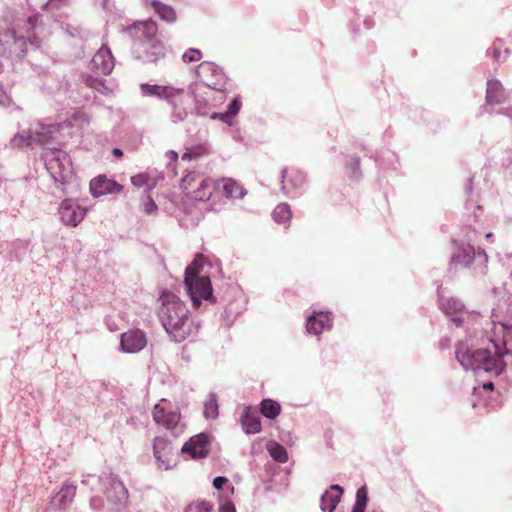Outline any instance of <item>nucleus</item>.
<instances>
[{
	"mask_svg": "<svg viewBox=\"0 0 512 512\" xmlns=\"http://www.w3.org/2000/svg\"><path fill=\"white\" fill-rule=\"evenodd\" d=\"M490 330H486L489 340L487 347L474 348L467 341L456 344L455 357L465 369L474 370L489 377L501 375L509 359L512 358V299L505 293L491 312Z\"/></svg>",
	"mask_w": 512,
	"mask_h": 512,
	"instance_id": "1",
	"label": "nucleus"
},
{
	"mask_svg": "<svg viewBox=\"0 0 512 512\" xmlns=\"http://www.w3.org/2000/svg\"><path fill=\"white\" fill-rule=\"evenodd\" d=\"M160 301L158 317L172 341L180 343L197 334L198 324L194 321L186 304L177 295L163 292Z\"/></svg>",
	"mask_w": 512,
	"mask_h": 512,
	"instance_id": "2",
	"label": "nucleus"
},
{
	"mask_svg": "<svg viewBox=\"0 0 512 512\" xmlns=\"http://www.w3.org/2000/svg\"><path fill=\"white\" fill-rule=\"evenodd\" d=\"M128 32L134 38L133 48L138 59L152 63L164 56V47L155 38L157 25L154 21L136 23L128 28Z\"/></svg>",
	"mask_w": 512,
	"mask_h": 512,
	"instance_id": "3",
	"label": "nucleus"
},
{
	"mask_svg": "<svg viewBox=\"0 0 512 512\" xmlns=\"http://www.w3.org/2000/svg\"><path fill=\"white\" fill-rule=\"evenodd\" d=\"M477 238V231L470 230L466 235L467 242L454 241L456 250L453 252L450 260V270L461 268H468L472 271L475 276L484 275L487 270L488 256L485 251L481 248L477 250L470 243L475 241Z\"/></svg>",
	"mask_w": 512,
	"mask_h": 512,
	"instance_id": "4",
	"label": "nucleus"
},
{
	"mask_svg": "<svg viewBox=\"0 0 512 512\" xmlns=\"http://www.w3.org/2000/svg\"><path fill=\"white\" fill-rule=\"evenodd\" d=\"M203 263V255L197 254L192 263L185 269L184 285L194 308H198L202 300L214 302L210 278L208 276L199 275Z\"/></svg>",
	"mask_w": 512,
	"mask_h": 512,
	"instance_id": "5",
	"label": "nucleus"
},
{
	"mask_svg": "<svg viewBox=\"0 0 512 512\" xmlns=\"http://www.w3.org/2000/svg\"><path fill=\"white\" fill-rule=\"evenodd\" d=\"M46 169L54 180L55 185L66 193L65 186L73 178L70 156L61 149H48L44 154Z\"/></svg>",
	"mask_w": 512,
	"mask_h": 512,
	"instance_id": "6",
	"label": "nucleus"
},
{
	"mask_svg": "<svg viewBox=\"0 0 512 512\" xmlns=\"http://www.w3.org/2000/svg\"><path fill=\"white\" fill-rule=\"evenodd\" d=\"M98 484L111 509H118L126 504L128 491L118 475L112 472H103L98 476Z\"/></svg>",
	"mask_w": 512,
	"mask_h": 512,
	"instance_id": "7",
	"label": "nucleus"
},
{
	"mask_svg": "<svg viewBox=\"0 0 512 512\" xmlns=\"http://www.w3.org/2000/svg\"><path fill=\"white\" fill-rule=\"evenodd\" d=\"M196 74L205 87L217 91H223L226 87L228 78L224 70L214 62H202L197 67Z\"/></svg>",
	"mask_w": 512,
	"mask_h": 512,
	"instance_id": "8",
	"label": "nucleus"
},
{
	"mask_svg": "<svg viewBox=\"0 0 512 512\" xmlns=\"http://www.w3.org/2000/svg\"><path fill=\"white\" fill-rule=\"evenodd\" d=\"M307 181L306 173L299 169L281 170V190L286 196L300 195Z\"/></svg>",
	"mask_w": 512,
	"mask_h": 512,
	"instance_id": "9",
	"label": "nucleus"
},
{
	"mask_svg": "<svg viewBox=\"0 0 512 512\" xmlns=\"http://www.w3.org/2000/svg\"><path fill=\"white\" fill-rule=\"evenodd\" d=\"M334 316L330 311L313 310L307 315L305 329L310 335L319 337L324 331L333 327Z\"/></svg>",
	"mask_w": 512,
	"mask_h": 512,
	"instance_id": "10",
	"label": "nucleus"
},
{
	"mask_svg": "<svg viewBox=\"0 0 512 512\" xmlns=\"http://www.w3.org/2000/svg\"><path fill=\"white\" fill-rule=\"evenodd\" d=\"M153 453L160 469L169 470L175 465V451L171 441L165 437H155Z\"/></svg>",
	"mask_w": 512,
	"mask_h": 512,
	"instance_id": "11",
	"label": "nucleus"
},
{
	"mask_svg": "<svg viewBox=\"0 0 512 512\" xmlns=\"http://www.w3.org/2000/svg\"><path fill=\"white\" fill-rule=\"evenodd\" d=\"M439 308L441 311L450 317L451 322L456 327H461L466 321L465 316H470L466 311L464 304L461 300L454 297L439 296Z\"/></svg>",
	"mask_w": 512,
	"mask_h": 512,
	"instance_id": "12",
	"label": "nucleus"
},
{
	"mask_svg": "<svg viewBox=\"0 0 512 512\" xmlns=\"http://www.w3.org/2000/svg\"><path fill=\"white\" fill-rule=\"evenodd\" d=\"M85 214L86 210L73 199H64L60 204V219L67 226L76 227L84 219Z\"/></svg>",
	"mask_w": 512,
	"mask_h": 512,
	"instance_id": "13",
	"label": "nucleus"
},
{
	"mask_svg": "<svg viewBox=\"0 0 512 512\" xmlns=\"http://www.w3.org/2000/svg\"><path fill=\"white\" fill-rule=\"evenodd\" d=\"M115 66L110 48L102 45L90 61V69L96 74L109 75Z\"/></svg>",
	"mask_w": 512,
	"mask_h": 512,
	"instance_id": "14",
	"label": "nucleus"
},
{
	"mask_svg": "<svg viewBox=\"0 0 512 512\" xmlns=\"http://www.w3.org/2000/svg\"><path fill=\"white\" fill-rule=\"evenodd\" d=\"M182 451L187 453L193 459H202L207 457L210 451V441L208 434L202 432L192 436L183 447Z\"/></svg>",
	"mask_w": 512,
	"mask_h": 512,
	"instance_id": "15",
	"label": "nucleus"
},
{
	"mask_svg": "<svg viewBox=\"0 0 512 512\" xmlns=\"http://www.w3.org/2000/svg\"><path fill=\"white\" fill-rule=\"evenodd\" d=\"M141 94L146 97H156L167 103L173 100V96H179L184 92L183 88H175L169 85L140 84Z\"/></svg>",
	"mask_w": 512,
	"mask_h": 512,
	"instance_id": "16",
	"label": "nucleus"
},
{
	"mask_svg": "<svg viewBox=\"0 0 512 512\" xmlns=\"http://www.w3.org/2000/svg\"><path fill=\"white\" fill-rule=\"evenodd\" d=\"M146 344V336L144 332L139 329L129 330L123 333L120 340L121 350L125 353L139 352Z\"/></svg>",
	"mask_w": 512,
	"mask_h": 512,
	"instance_id": "17",
	"label": "nucleus"
},
{
	"mask_svg": "<svg viewBox=\"0 0 512 512\" xmlns=\"http://www.w3.org/2000/svg\"><path fill=\"white\" fill-rule=\"evenodd\" d=\"M76 490L77 486L75 485V483L65 481L59 492L52 497L50 501L51 508L53 510L67 509L74 500Z\"/></svg>",
	"mask_w": 512,
	"mask_h": 512,
	"instance_id": "18",
	"label": "nucleus"
},
{
	"mask_svg": "<svg viewBox=\"0 0 512 512\" xmlns=\"http://www.w3.org/2000/svg\"><path fill=\"white\" fill-rule=\"evenodd\" d=\"M510 94L511 92L507 91L499 80L490 79L487 81L485 99L488 106L505 103L510 99Z\"/></svg>",
	"mask_w": 512,
	"mask_h": 512,
	"instance_id": "19",
	"label": "nucleus"
},
{
	"mask_svg": "<svg viewBox=\"0 0 512 512\" xmlns=\"http://www.w3.org/2000/svg\"><path fill=\"white\" fill-rule=\"evenodd\" d=\"M123 186L107 178L106 175H99L90 182V191L94 197H100L106 194H117L121 192Z\"/></svg>",
	"mask_w": 512,
	"mask_h": 512,
	"instance_id": "20",
	"label": "nucleus"
},
{
	"mask_svg": "<svg viewBox=\"0 0 512 512\" xmlns=\"http://www.w3.org/2000/svg\"><path fill=\"white\" fill-rule=\"evenodd\" d=\"M464 192L466 196L465 208L467 210H473L475 220L478 219L482 212V206L480 205V192L474 184V178H468L464 185Z\"/></svg>",
	"mask_w": 512,
	"mask_h": 512,
	"instance_id": "21",
	"label": "nucleus"
},
{
	"mask_svg": "<svg viewBox=\"0 0 512 512\" xmlns=\"http://www.w3.org/2000/svg\"><path fill=\"white\" fill-rule=\"evenodd\" d=\"M153 419L157 424L164 426L168 430H172L178 425L180 414L173 410L167 411L160 404H156L153 409Z\"/></svg>",
	"mask_w": 512,
	"mask_h": 512,
	"instance_id": "22",
	"label": "nucleus"
},
{
	"mask_svg": "<svg viewBox=\"0 0 512 512\" xmlns=\"http://www.w3.org/2000/svg\"><path fill=\"white\" fill-rule=\"evenodd\" d=\"M344 493V489L338 484H332L329 490L325 491L320 499V509L323 512H334L341 497Z\"/></svg>",
	"mask_w": 512,
	"mask_h": 512,
	"instance_id": "23",
	"label": "nucleus"
},
{
	"mask_svg": "<svg viewBox=\"0 0 512 512\" xmlns=\"http://www.w3.org/2000/svg\"><path fill=\"white\" fill-rule=\"evenodd\" d=\"M49 135L47 132H36L35 134L20 133L11 139V145L14 147L30 146L33 143L38 145H46L49 142Z\"/></svg>",
	"mask_w": 512,
	"mask_h": 512,
	"instance_id": "24",
	"label": "nucleus"
},
{
	"mask_svg": "<svg viewBox=\"0 0 512 512\" xmlns=\"http://www.w3.org/2000/svg\"><path fill=\"white\" fill-rule=\"evenodd\" d=\"M215 189L216 186L214 181L210 178L203 177L200 179V182L196 188L190 191L188 196L196 201H207L211 198Z\"/></svg>",
	"mask_w": 512,
	"mask_h": 512,
	"instance_id": "25",
	"label": "nucleus"
},
{
	"mask_svg": "<svg viewBox=\"0 0 512 512\" xmlns=\"http://www.w3.org/2000/svg\"><path fill=\"white\" fill-rule=\"evenodd\" d=\"M240 421L246 434H257L262 429L259 416L252 414L250 407L244 408Z\"/></svg>",
	"mask_w": 512,
	"mask_h": 512,
	"instance_id": "26",
	"label": "nucleus"
},
{
	"mask_svg": "<svg viewBox=\"0 0 512 512\" xmlns=\"http://www.w3.org/2000/svg\"><path fill=\"white\" fill-rule=\"evenodd\" d=\"M199 84L189 86V93L193 96L194 108L191 112L195 116H207L209 114V105L207 100L198 92Z\"/></svg>",
	"mask_w": 512,
	"mask_h": 512,
	"instance_id": "27",
	"label": "nucleus"
},
{
	"mask_svg": "<svg viewBox=\"0 0 512 512\" xmlns=\"http://www.w3.org/2000/svg\"><path fill=\"white\" fill-rule=\"evenodd\" d=\"M145 1L146 5L153 8L155 13L160 17V19L168 23H174L176 21V12L172 6L163 4L158 0Z\"/></svg>",
	"mask_w": 512,
	"mask_h": 512,
	"instance_id": "28",
	"label": "nucleus"
},
{
	"mask_svg": "<svg viewBox=\"0 0 512 512\" xmlns=\"http://www.w3.org/2000/svg\"><path fill=\"white\" fill-rule=\"evenodd\" d=\"M171 106V119L174 123L184 121L188 116V111L184 107V92L179 96H173V100L168 102Z\"/></svg>",
	"mask_w": 512,
	"mask_h": 512,
	"instance_id": "29",
	"label": "nucleus"
},
{
	"mask_svg": "<svg viewBox=\"0 0 512 512\" xmlns=\"http://www.w3.org/2000/svg\"><path fill=\"white\" fill-rule=\"evenodd\" d=\"M245 310V302L243 299L230 302L224 310L223 321L226 326H231L236 318Z\"/></svg>",
	"mask_w": 512,
	"mask_h": 512,
	"instance_id": "30",
	"label": "nucleus"
},
{
	"mask_svg": "<svg viewBox=\"0 0 512 512\" xmlns=\"http://www.w3.org/2000/svg\"><path fill=\"white\" fill-rule=\"evenodd\" d=\"M222 191L226 198L241 199L246 195V190L233 179L223 180Z\"/></svg>",
	"mask_w": 512,
	"mask_h": 512,
	"instance_id": "31",
	"label": "nucleus"
},
{
	"mask_svg": "<svg viewBox=\"0 0 512 512\" xmlns=\"http://www.w3.org/2000/svg\"><path fill=\"white\" fill-rule=\"evenodd\" d=\"M503 45L504 43L501 39H496L487 49L486 55L497 63L504 62L508 57L509 50L507 48L503 49Z\"/></svg>",
	"mask_w": 512,
	"mask_h": 512,
	"instance_id": "32",
	"label": "nucleus"
},
{
	"mask_svg": "<svg viewBox=\"0 0 512 512\" xmlns=\"http://www.w3.org/2000/svg\"><path fill=\"white\" fill-rule=\"evenodd\" d=\"M291 217L292 212L287 203L278 204L272 211V218L278 224H288Z\"/></svg>",
	"mask_w": 512,
	"mask_h": 512,
	"instance_id": "33",
	"label": "nucleus"
},
{
	"mask_svg": "<svg viewBox=\"0 0 512 512\" xmlns=\"http://www.w3.org/2000/svg\"><path fill=\"white\" fill-rule=\"evenodd\" d=\"M345 166L346 174L351 180L358 181L361 178L360 158L358 156L347 157Z\"/></svg>",
	"mask_w": 512,
	"mask_h": 512,
	"instance_id": "34",
	"label": "nucleus"
},
{
	"mask_svg": "<svg viewBox=\"0 0 512 512\" xmlns=\"http://www.w3.org/2000/svg\"><path fill=\"white\" fill-rule=\"evenodd\" d=\"M281 412L280 404L272 399H264L261 402V413L268 419H275Z\"/></svg>",
	"mask_w": 512,
	"mask_h": 512,
	"instance_id": "35",
	"label": "nucleus"
},
{
	"mask_svg": "<svg viewBox=\"0 0 512 512\" xmlns=\"http://www.w3.org/2000/svg\"><path fill=\"white\" fill-rule=\"evenodd\" d=\"M83 82L87 87L92 88L103 95H108L110 93V89L107 87L104 79L94 77L92 75H86L83 77Z\"/></svg>",
	"mask_w": 512,
	"mask_h": 512,
	"instance_id": "36",
	"label": "nucleus"
},
{
	"mask_svg": "<svg viewBox=\"0 0 512 512\" xmlns=\"http://www.w3.org/2000/svg\"><path fill=\"white\" fill-rule=\"evenodd\" d=\"M218 399L214 392L209 393L208 399L204 402V416L206 419H216L218 417Z\"/></svg>",
	"mask_w": 512,
	"mask_h": 512,
	"instance_id": "37",
	"label": "nucleus"
},
{
	"mask_svg": "<svg viewBox=\"0 0 512 512\" xmlns=\"http://www.w3.org/2000/svg\"><path fill=\"white\" fill-rule=\"evenodd\" d=\"M65 32L72 38H79L81 41H88L93 35L87 30L80 26H74L72 24H66L63 26Z\"/></svg>",
	"mask_w": 512,
	"mask_h": 512,
	"instance_id": "38",
	"label": "nucleus"
},
{
	"mask_svg": "<svg viewBox=\"0 0 512 512\" xmlns=\"http://www.w3.org/2000/svg\"><path fill=\"white\" fill-rule=\"evenodd\" d=\"M202 178L203 176L197 172H190L183 177L181 182V188L186 193V195H189L190 191L196 188V186L200 182V179Z\"/></svg>",
	"mask_w": 512,
	"mask_h": 512,
	"instance_id": "39",
	"label": "nucleus"
},
{
	"mask_svg": "<svg viewBox=\"0 0 512 512\" xmlns=\"http://www.w3.org/2000/svg\"><path fill=\"white\" fill-rule=\"evenodd\" d=\"M270 456L279 463H285L288 460V453L284 446L279 443H272L268 446Z\"/></svg>",
	"mask_w": 512,
	"mask_h": 512,
	"instance_id": "40",
	"label": "nucleus"
},
{
	"mask_svg": "<svg viewBox=\"0 0 512 512\" xmlns=\"http://www.w3.org/2000/svg\"><path fill=\"white\" fill-rule=\"evenodd\" d=\"M368 502V493L365 486L360 487L356 492V500L352 512H365Z\"/></svg>",
	"mask_w": 512,
	"mask_h": 512,
	"instance_id": "41",
	"label": "nucleus"
},
{
	"mask_svg": "<svg viewBox=\"0 0 512 512\" xmlns=\"http://www.w3.org/2000/svg\"><path fill=\"white\" fill-rule=\"evenodd\" d=\"M149 181H150V178H149L148 174H146V173H140V174H137V175H134L131 177V183L135 187L147 186L148 192L151 191L155 186V183H150Z\"/></svg>",
	"mask_w": 512,
	"mask_h": 512,
	"instance_id": "42",
	"label": "nucleus"
},
{
	"mask_svg": "<svg viewBox=\"0 0 512 512\" xmlns=\"http://www.w3.org/2000/svg\"><path fill=\"white\" fill-rule=\"evenodd\" d=\"M212 511V505L205 501H198L196 503H190L186 506L185 512H211Z\"/></svg>",
	"mask_w": 512,
	"mask_h": 512,
	"instance_id": "43",
	"label": "nucleus"
},
{
	"mask_svg": "<svg viewBox=\"0 0 512 512\" xmlns=\"http://www.w3.org/2000/svg\"><path fill=\"white\" fill-rule=\"evenodd\" d=\"M141 210L147 215H151L158 210L157 204L151 198L149 193H147L141 200Z\"/></svg>",
	"mask_w": 512,
	"mask_h": 512,
	"instance_id": "44",
	"label": "nucleus"
},
{
	"mask_svg": "<svg viewBox=\"0 0 512 512\" xmlns=\"http://www.w3.org/2000/svg\"><path fill=\"white\" fill-rule=\"evenodd\" d=\"M242 107V101L240 96H235L230 103L227 105L226 112L231 118V120H234L235 116L238 115L240 109Z\"/></svg>",
	"mask_w": 512,
	"mask_h": 512,
	"instance_id": "45",
	"label": "nucleus"
},
{
	"mask_svg": "<svg viewBox=\"0 0 512 512\" xmlns=\"http://www.w3.org/2000/svg\"><path fill=\"white\" fill-rule=\"evenodd\" d=\"M201 58L202 52L196 48H189L182 55V60L185 63L198 62Z\"/></svg>",
	"mask_w": 512,
	"mask_h": 512,
	"instance_id": "46",
	"label": "nucleus"
},
{
	"mask_svg": "<svg viewBox=\"0 0 512 512\" xmlns=\"http://www.w3.org/2000/svg\"><path fill=\"white\" fill-rule=\"evenodd\" d=\"M70 0H48L47 2H45L43 4V9L44 10H47V9H51V10H59L61 8H64L65 6L68 5Z\"/></svg>",
	"mask_w": 512,
	"mask_h": 512,
	"instance_id": "47",
	"label": "nucleus"
},
{
	"mask_svg": "<svg viewBox=\"0 0 512 512\" xmlns=\"http://www.w3.org/2000/svg\"><path fill=\"white\" fill-rule=\"evenodd\" d=\"M210 119L212 120H220L228 126H233L234 120H231L227 112H213L210 114Z\"/></svg>",
	"mask_w": 512,
	"mask_h": 512,
	"instance_id": "48",
	"label": "nucleus"
},
{
	"mask_svg": "<svg viewBox=\"0 0 512 512\" xmlns=\"http://www.w3.org/2000/svg\"><path fill=\"white\" fill-rule=\"evenodd\" d=\"M12 104L11 97L4 91L2 85L0 84V106L9 107Z\"/></svg>",
	"mask_w": 512,
	"mask_h": 512,
	"instance_id": "49",
	"label": "nucleus"
},
{
	"mask_svg": "<svg viewBox=\"0 0 512 512\" xmlns=\"http://www.w3.org/2000/svg\"><path fill=\"white\" fill-rule=\"evenodd\" d=\"M98 483V477L94 475H84L81 480V484L90 487L91 490H94V484Z\"/></svg>",
	"mask_w": 512,
	"mask_h": 512,
	"instance_id": "50",
	"label": "nucleus"
},
{
	"mask_svg": "<svg viewBox=\"0 0 512 512\" xmlns=\"http://www.w3.org/2000/svg\"><path fill=\"white\" fill-rule=\"evenodd\" d=\"M219 512H236L234 503L230 500H225L220 504Z\"/></svg>",
	"mask_w": 512,
	"mask_h": 512,
	"instance_id": "51",
	"label": "nucleus"
},
{
	"mask_svg": "<svg viewBox=\"0 0 512 512\" xmlns=\"http://www.w3.org/2000/svg\"><path fill=\"white\" fill-rule=\"evenodd\" d=\"M228 482V479L224 476H217L213 479V487L216 490H220Z\"/></svg>",
	"mask_w": 512,
	"mask_h": 512,
	"instance_id": "52",
	"label": "nucleus"
},
{
	"mask_svg": "<svg viewBox=\"0 0 512 512\" xmlns=\"http://www.w3.org/2000/svg\"><path fill=\"white\" fill-rule=\"evenodd\" d=\"M504 265L509 270L510 277L512 278V253H509L505 256Z\"/></svg>",
	"mask_w": 512,
	"mask_h": 512,
	"instance_id": "53",
	"label": "nucleus"
},
{
	"mask_svg": "<svg viewBox=\"0 0 512 512\" xmlns=\"http://www.w3.org/2000/svg\"><path fill=\"white\" fill-rule=\"evenodd\" d=\"M36 21H37V18L36 17H32V16L28 17L26 19L25 26H26L27 32H29L30 30L34 29Z\"/></svg>",
	"mask_w": 512,
	"mask_h": 512,
	"instance_id": "54",
	"label": "nucleus"
},
{
	"mask_svg": "<svg viewBox=\"0 0 512 512\" xmlns=\"http://www.w3.org/2000/svg\"><path fill=\"white\" fill-rule=\"evenodd\" d=\"M497 113L499 114H503L505 115L506 117H508L509 119L512 120V106L511 107H507V108H504V109H501L500 111H498Z\"/></svg>",
	"mask_w": 512,
	"mask_h": 512,
	"instance_id": "55",
	"label": "nucleus"
},
{
	"mask_svg": "<svg viewBox=\"0 0 512 512\" xmlns=\"http://www.w3.org/2000/svg\"><path fill=\"white\" fill-rule=\"evenodd\" d=\"M481 387L486 391H492L494 388V383L491 380L484 381Z\"/></svg>",
	"mask_w": 512,
	"mask_h": 512,
	"instance_id": "56",
	"label": "nucleus"
},
{
	"mask_svg": "<svg viewBox=\"0 0 512 512\" xmlns=\"http://www.w3.org/2000/svg\"><path fill=\"white\" fill-rule=\"evenodd\" d=\"M450 338L449 337H443L440 342H439V345H440V348L441 349H445L447 348L449 345H450Z\"/></svg>",
	"mask_w": 512,
	"mask_h": 512,
	"instance_id": "57",
	"label": "nucleus"
},
{
	"mask_svg": "<svg viewBox=\"0 0 512 512\" xmlns=\"http://www.w3.org/2000/svg\"><path fill=\"white\" fill-rule=\"evenodd\" d=\"M99 502H100V499L94 497L90 500V506L93 510H98L99 509Z\"/></svg>",
	"mask_w": 512,
	"mask_h": 512,
	"instance_id": "58",
	"label": "nucleus"
},
{
	"mask_svg": "<svg viewBox=\"0 0 512 512\" xmlns=\"http://www.w3.org/2000/svg\"><path fill=\"white\" fill-rule=\"evenodd\" d=\"M7 34L10 35L11 37H13L15 40H17L18 38H20V36L17 35V31L15 30L14 27H11L7 30Z\"/></svg>",
	"mask_w": 512,
	"mask_h": 512,
	"instance_id": "59",
	"label": "nucleus"
},
{
	"mask_svg": "<svg viewBox=\"0 0 512 512\" xmlns=\"http://www.w3.org/2000/svg\"><path fill=\"white\" fill-rule=\"evenodd\" d=\"M58 86H59V84H56L55 87L43 85L42 89L44 91H47L48 93H53L56 89H58Z\"/></svg>",
	"mask_w": 512,
	"mask_h": 512,
	"instance_id": "60",
	"label": "nucleus"
},
{
	"mask_svg": "<svg viewBox=\"0 0 512 512\" xmlns=\"http://www.w3.org/2000/svg\"><path fill=\"white\" fill-rule=\"evenodd\" d=\"M112 155L117 157V158H120V157L123 156V151L120 148H114L112 150Z\"/></svg>",
	"mask_w": 512,
	"mask_h": 512,
	"instance_id": "61",
	"label": "nucleus"
},
{
	"mask_svg": "<svg viewBox=\"0 0 512 512\" xmlns=\"http://www.w3.org/2000/svg\"><path fill=\"white\" fill-rule=\"evenodd\" d=\"M167 154L172 158V159H177L178 158V154L173 151V150H170L167 152Z\"/></svg>",
	"mask_w": 512,
	"mask_h": 512,
	"instance_id": "62",
	"label": "nucleus"
},
{
	"mask_svg": "<svg viewBox=\"0 0 512 512\" xmlns=\"http://www.w3.org/2000/svg\"><path fill=\"white\" fill-rule=\"evenodd\" d=\"M192 158V153L191 152H185L182 156V159L185 160V159H191Z\"/></svg>",
	"mask_w": 512,
	"mask_h": 512,
	"instance_id": "63",
	"label": "nucleus"
},
{
	"mask_svg": "<svg viewBox=\"0 0 512 512\" xmlns=\"http://www.w3.org/2000/svg\"><path fill=\"white\" fill-rule=\"evenodd\" d=\"M364 25L366 26L367 29H370L372 27V21L369 19H366L364 21Z\"/></svg>",
	"mask_w": 512,
	"mask_h": 512,
	"instance_id": "64",
	"label": "nucleus"
}]
</instances>
